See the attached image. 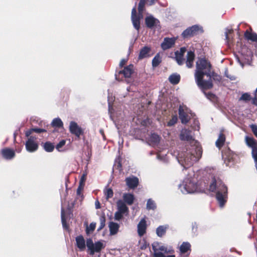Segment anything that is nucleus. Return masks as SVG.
I'll list each match as a JSON object with an SVG mask.
<instances>
[{
  "instance_id": "nucleus-44",
  "label": "nucleus",
  "mask_w": 257,
  "mask_h": 257,
  "mask_svg": "<svg viewBox=\"0 0 257 257\" xmlns=\"http://www.w3.org/2000/svg\"><path fill=\"white\" fill-rule=\"evenodd\" d=\"M123 215L124 214L117 210V211H116L114 213V219L117 221H119L122 218Z\"/></svg>"
},
{
  "instance_id": "nucleus-29",
  "label": "nucleus",
  "mask_w": 257,
  "mask_h": 257,
  "mask_svg": "<svg viewBox=\"0 0 257 257\" xmlns=\"http://www.w3.org/2000/svg\"><path fill=\"white\" fill-rule=\"evenodd\" d=\"M168 225H160L156 229V233L159 237H162L166 233Z\"/></svg>"
},
{
  "instance_id": "nucleus-39",
  "label": "nucleus",
  "mask_w": 257,
  "mask_h": 257,
  "mask_svg": "<svg viewBox=\"0 0 257 257\" xmlns=\"http://www.w3.org/2000/svg\"><path fill=\"white\" fill-rule=\"evenodd\" d=\"M99 220H100V225H99V227L97 229L98 231L101 230L105 226V217L104 215H102L100 216V217L99 218Z\"/></svg>"
},
{
  "instance_id": "nucleus-41",
  "label": "nucleus",
  "mask_w": 257,
  "mask_h": 257,
  "mask_svg": "<svg viewBox=\"0 0 257 257\" xmlns=\"http://www.w3.org/2000/svg\"><path fill=\"white\" fill-rule=\"evenodd\" d=\"M178 117L176 115H174L172 118L167 122V125L171 126L174 125L177 121Z\"/></svg>"
},
{
  "instance_id": "nucleus-18",
  "label": "nucleus",
  "mask_w": 257,
  "mask_h": 257,
  "mask_svg": "<svg viewBox=\"0 0 257 257\" xmlns=\"http://www.w3.org/2000/svg\"><path fill=\"white\" fill-rule=\"evenodd\" d=\"M117 209L118 211L126 215L128 212V208L125 203L121 200H119L116 203Z\"/></svg>"
},
{
  "instance_id": "nucleus-57",
  "label": "nucleus",
  "mask_w": 257,
  "mask_h": 257,
  "mask_svg": "<svg viewBox=\"0 0 257 257\" xmlns=\"http://www.w3.org/2000/svg\"><path fill=\"white\" fill-rule=\"evenodd\" d=\"M252 103L255 105L257 106V98H254L253 99H252Z\"/></svg>"
},
{
  "instance_id": "nucleus-30",
  "label": "nucleus",
  "mask_w": 257,
  "mask_h": 257,
  "mask_svg": "<svg viewBox=\"0 0 257 257\" xmlns=\"http://www.w3.org/2000/svg\"><path fill=\"white\" fill-rule=\"evenodd\" d=\"M208 77V79L207 80L212 81V79L214 81L219 82L221 80V76L217 73H215L213 70L211 71V74L207 76ZM212 82V81H211Z\"/></svg>"
},
{
  "instance_id": "nucleus-32",
  "label": "nucleus",
  "mask_w": 257,
  "mask_h": 257,
  "mask_svg": "<svg viewBox=\"0 0 257 257\" xmlns=\"http://www.w3.org/2000/svg\"><path fill=\"white\" fill-rule=\"evenodd\" d=\"M191 244L188 242H183L180 246V250L181 253H185L190 250Z\"/></svg>"
},
{
  "instance_id": "nucleus-16",
  "label": "nucleus",
  "mask_w": 257,
  "mask_h": 257,
  "mask_svg": "<svg viewBox=\"0 0 257 257\" xmlns=\"http://www.w3.org/2000/svg\"><path fill=\"white\" fill-rule=\"evenodd\" d=\"M125 182L128 188L134 189L137 187L139 184V179L135 176L127 177L125 179Z\"/></svg>"
},
{
  "instance_id": "nucleus-62",
  "label": "nucleus",
  "mask_w": 257,
  "mask_h": 257,
  "mask_svg": "<svg viewBox=\"0 0 257 257\" xmlns=\"http://www.w3.org/2000/svg\"><path fill=\"white\" fill-rule=\"evenodd\" d=\"M108 109H109V111H110V108H111V105H110V98L108 96Z\"/></svg>"
},
{
  "instance_id": "nucleus-6",
  "label": "nucleus",
  "mask_w": 257,
  "mask_h": 257,
  "mask_svg": "<svg viewBox=\"0 0 257 257\" xmlns=\"http://www.w3.org/2000/svg\"><path fill=\"white\" fill-rule=\"evenodd\" d=\"M103 242L104 241L103 240H100L94 243L91 238H87L86 240V246L88 250H90V254L93 255L95 252H99L105 246V244L103 243Z\"/></svg>"
},
{
  "instance_id": "nucleus-37",
  "label": "nucleus",
  "mask_w": 257,
  "mask_h": 257,
  "mask_svg": "<svg viewBox=\"0 0 257 257\" xmlns=\"http://www.w3.org/2000/svg\"><path fill=\"white\" fill-rule=\"evenodd\" d=\"M61 218L63 227L65 228H67L68 226L66 224L64 209L63 208H61Z\"/></svg>"
},
{
  "instance_id": "nucleus-22",
  "label": "nucleus",
  "mask_w": 257,
  "mask_h": 257,
  "mask_svg": "<svg viewBox=\"0 0 257 257\" xmlns=\"http://www.w3.org/2000/svg\"><path fill=\"white\" fill-rule=\"evenodd\" d=\"M134 72V65L130 64L124 68L123 70L119 72L120 73L123 74L125 78H129L131 76Z\"/></svg>"
},
{
  "instance_id": "nucleus-19",
  "label": "nucleus",
  "mask_w": 257,
  "mask_h": 257,
  "mask_svg": "<svg viewBox=\"0 0 257 257\" xmlns=\"http://www.w3.org/2000/svg\"><path fill=\"white\" fill-rule=\"evenodd\" d=\"M76 243L77 247L81 250H84L85 249V241L82 235L77 236L76 238Z\"/></svg>"
},
{
  "instance_id": "nucleus-27",
  "label": "nucleus",
  "mask_w": 257,
  "mask_h": 257,
  "mask_svg": "<svg viewBox=\"0 0 257 257\" xmlns=\"http://www.w3.org/2000/svg\"><path fill=\"white\" fill-rule=\"evenodd\" d=\"M168 79L171 84L175 85L179 82L180 76L177 73H173L169 76Z\"/></svg>"
},
{
  "instance_id": "nucleus-12",
  "label": "nucleus",
  "mask_w": 257,
  "mask_h": 257,
  "mask_svg": "<svg viewBox=\"0 0 257 257\" xmlns=\"http://www.w3.org/2000/svg\"><path fill=\"white\" fill-rule=\"evenodd\" d=\"M188 112V110L187 108H186L185 109L184 107L181 105L179 106V115L182 123L186 124L189 121L190 116H189Z\"/></svg>"
},
{
  "instance_id": "nucleus-28",
  "label": "nucleus",
  "mask_w": 257,
  "mask_h": 257,
  "mask_svg": "<svg viewBox=\"0 0 257 257\" xmlns=\"http://www.w3.org/2000/svg\"><path fill=\"white\" fill-rule=\"evenodd\" d=\"M244 37L247 40L252 42L257 41V34L254 33H251L247 31L244 33Z\"/></svg>"
},
{
  "instance_id": "nucleus-60",
  "label": "nucleus",
  "mask_w": 257,
  "mask_h": 257,
  "mask_svg": "<svg viewBox=\"0 0 257 257\" xmlns=\"http://www.w3.org/2000/svg\"><path fill=\"white\" fill-rule=\"evenodd\" d=\"M236 60H237L238 62L241 65L242 67H243V65L242 62L240 60L239 58L238 57H236Z\"/></svg>"
},
{
  "instance_id": "nucleus-58",
  "label": "nucleus",
  "mask_w": 257,
  "mask_h": 257,
  "mask_svg": "<svg viewBox=\"0 0 257 257\" xmlns=\"http://www.w3.org/2000/svg\"><path fill=\"white\" fill-rule=\"evenodd\" d=\"M204 93L208 98H209L212 95V94L211 93H206V92H204Z\"/></svg>"
},
{
  "instance_id": "nucleus-40",
  "label": "nucleus",
  "mask_w": 257,
  "mask_h": 257,
  "mask_svg": "<svg viewBox=\"0 0 257 257\" xmlns=\"http://www.w3.org/2000/svg\"><path fill=\"white\" fill-rule=\"evenodd\" d=\"M66 141L65 140H62L59 142L58 144L56 146V150L59 152L62 151V148L65 145Z\"/></svg>"
},
{
  "instance_id": "nucleus-63",
  "label": "nucleus",
  "mask_w": 257,
  "mask_h": 257,
  "mask_svg": "<svg viewBox=\"0 0 257 257\" xmlns=\"http://www.w3.org/2000/svg\"><path fill=\"white\" fill-rule=\"evenodd\" d=\"M164 157H162L159 155H157V159L160 160H163Z\"/></svg>"
},
{
  "instance_id": "nucleus-54",
  "label": "nucleus",
  "mask_w": 257,
  "mask_h": 257,
  "mask_svg": "<svg viewBox=\"0 0 257 257\" xmlns=\"http://www.w3.org/2000/svg\"><path fill=\"white\" fill-rule=\"evenodd\" d=\"M126 61H127V60H126V59H122L120 61V63H119V66H120V67H122V66H123L125 64V63L126 62Z\"/></svg>"
},
{
  "instance_id": "nucleus-49",
  "label": "nucleus",
  "mask_w": 257,
  "mask_h": 257,
  "mask_svg": "<svg viewBox=\"0 0 257 257\" xmlns=\"http://www.w3.org/2000/svg\"><path fill=\"white\" fill-rule=\"evenodd\" d=\"M164 253L160 251H154L153 257H164Z\"/></svg>"
},
{
  "instance_id": "nucleus-51",
  "label": "nucleus",
  "mask_w": 257,
  "mask_h": 257,
  "mask_svg": "<svg viewBox=\"0 0 257 257\" xmlns=\"http://www.w3.org/2000/svg\"><path fill=\"white\" fill-rule=\"evenodd\" d=\"M33 132H34L33 128L28 130L25 133L26 136L29 138L30 137H31L30 135Z\"/></svg>"
},
{
  "instance_id": "nucleus-61",
  "label": "nucleus",
  "mask_w": 257,
  "mask_h": 257,
  "mask_svg": "<svg viewBox=\"0 0 257 257\" xmlns=\"http://www.w3.org/2000/svg\"><path fill=\"white\" fill-rule=\"evenodd\" d=\"M99 133H100V134L102 135V137H103V139H104V137H104V132H103V130L100 129V130H99Z\"/></svg>"
},
{
  "instance_id": "nucleus-53",
  "label": "nucleus",
  "mask_w": 257,
  "mask_h": 257,
  "mask_svg": "<svg viewBox=\"0 0 257 257\" xmlns=\"http://www.w3.org/2000/svg\"><path fill=\"white\" fill-rule=\"evenodd\" d=\"M225 75L226 77L229 78L230 80H233L235 79L234 76H230L228 74L227 71H225Z\"/></svg>"
},
{
  "instance_id": "nucleus-47",
  "label": "nucleus",
  "mask_w": 257,
  "mask_h": 257,
  "mask_svg": "<svg viewBox=\"0 0 257 257\" xmlns=\"http://www.w3.org/2000/svg\"><path fill=\"white\" fill-rule=\"evenodd\" d=\"M33 130L34 132H35L38 134H40L44 132H46V130L44 128H33Z\"/></svg>"
},
{
  "instance_id": "nucleus-26",
  "label": "nucleus",
  "mask_w": 257,
  "mask_h": 257,
  "mask_svg": "<svg viewBox=\"0 0 257 257\" xmlns=\"http://www.w3.org/2000/svg\"><path fill=\"white\" fill-rule=\"evenodd\" d=\"M225 141V137L224 134L220 133L219 135L218 138L215 142L216 146L220 149L224 145Z\"/></svg>"
},
{
  "instance_id": "nucleus-21",
  "label": "nucleus",
  "mask_w": 257,
  "mask_h": 257,
  "mask_svg": "<svg viewBox=\"0 0 257 257\" xmlns=\"http://www.w3.org/2000/svg\"><path fill=\"white\" fill-rule=\"evenodd\" d=\"M152 249L154 251H162L164 253L169 252L167 248L163 245H160L158 242H155L152 244Z\"/></svg>"
},
{
  "instance_id": "nucleus-14",
  "label": "nucleus",
  "mask_w": 257,
  "mask_h": 257,
  "mask_svg": "<svg viewBox=\"0 0 257 257\" xmlns=\"http://www.w3.org/2000/svg\"><path fill=\"white\" fill-rule=\"evenodd\" d=\"M159 23V21L152 15L148 16L145 18V24L147 27L150 29H152L154 27L157 26Z\"/></svg>"
},
{
  "instance_id": "nucleus-46",
  "label": "nucleus",
  "mask_w": 257,
  "mask_h": 257,
  "mask_svg": "<svg viewBox=\"0 0 257 257\" xmlns=\"http://www.w3.org/2000/svg\"><path fill=\"white\" fill-rule=\"evenodd\" d=\"M250 127L254 136L257 138V126L252 124L250 125Z\"/></svg>"
},
{
  "instance_id": "nucleus-15",
  "label": "nucleus",
  "mask_w": 257,
  "mask_h": 257,
  "mask_svg": "<svg viewBox=\"0 0 257 257\" xmlns=\"http://www.w3.org/2000/svg\"><path fill=\"white\" fill-rule=\"evenodd\" d=\"M245 142L249 148L251 149V152L257 150V141L252 137H245Z\"/></svg>"
},
{
  "instance_id": "nucleus-31",
  "label": "nucleus",
  "mask_w": 257,
  "mask_h": 257,
  "mask_svg": "<svg viewBox=\"0 0 257 257\" xmlns=\"http://www.w3.org/2000/svg\"><path fill=\"white\" fill-rule=\"evenodd\" d=\"M162 62V58L159 53L157 54L152 60V65L153 68L157 67Z\"/></svg>"
},
{
  "instance_id": "nucleus-3",
  "label": "nucleus",
  "mask_w": 257,
  "mask_h": 257,
  "mask_svg": "<svg viewBox=\"0 0 257 257\" xmlns=\"http://www.w3.org/2000/svg\"><path fill=\"white\" fill-rule=\"evenodd\" d=\"M209 190L211 192H215L216 198L219 207H223L227 199V186L220 179L213 177L209 186Z\"/></svg>"
},
{
  "instance_id": "nucleus-59",
  "label": "nucleus",
  "mask_w": 257,
  "mask_h": 257,
  "mask_svg": "<svg viewBox=\"0 0 257 257\" xmlns=\"http://www.w3.org/2000/svg\"><path fill=\"white\" fill-rule=\"evenodd\" d=\"M82 185H79V186L78 187L77 190V194L78 195H79L80 194V191H81V186Z\"/></svg>"
},
{
  "instance_id": "nucleus-50",
  "label": "nucleus",
  "mask_w": 257,
  "mask_h": 257,
  "mask_svg": "<svg viewBox=\"0 0 257 257\" xmlns=\"http://www.w3.org/2000/svg\"><path fill=\"white\" fill-rule=\"evenodd\" d=\"M232 32V29H226V31H225V39L226 40L229 39V37L228 36V34L231 33Z\"/></svg>"
},
{
  "instance_id": "nucleus-7",
  "label": "nucleus",
  "mask_w": 257,
  "mask_h": 257,
  "mask_svg": "<svg viewBox=\"0 0 257 257\" xmlns=\"http://www.w3.org/2000/svg\"><path fill=\"white\" fill-rule=\"evenodd\" d=\"M26 150L30 153L36 152L38 149V143L37 138L34 136L30 137L25 143Z\"/></svg>"
},
{
  "instance_id": "nucleus-9",
  "label": "nucleus",
  "mask_w": 257,
  "mask_h": 257,
  "mask_svg": "<svg viewBox=\"0 0 257 257\" xmlns=\"http://www.w3.org/2000/svg\"><path fill=\"white\" fill-rule=\"evenodd\" d=\"M69 129L70 133L74 135L78 138H79L80 136L83 133L81 127L74 121H71L70 122Z\"/></svg>"
},
{
  "instance_id": "nucleus-11",
  "label": "nucleus",
  "mask_w": 257,
  "mask_h": 257,
  "mask_svg": "<svg viewBox=\"0 0 257 257\" xmlns=\"http://www.w3.org/2000/svg\"><path fill=\"white\" fill-rule=\"evenodd\" d=\"M176 39L177 38L175 37L165 38L161 44V48L163 50H166L171 48L175 45Z\"/></svg>"
},
{
  "instance_id": "nucleus-45",
  "label": "nucleus",
  "mask_w": 257,
  "mask_h": 257,
  "mask_svg": "<svg viewBox=\"0 0 257 257\" xmlns=\"http://www.w3.org/2000/svg\"><path fill=\"white\" fill-rule=\"evenodd\" d=\"M250 99V95L247 93H244L242 94L239 98V100L248 101Z\"/></svg>"
},
{
  "instance_id": "nucleus-48",
  "label": "nucleus",
  "mask_w": 257,
  "mask_h": 257,
  "mask_svg": "<svg viewBox=\"0 0 257 257\" xmlns=\"http://www.w3.org/2000/svg\"><path fill=\"white\" fill-rule=\"evenodd\" d=\"M86 174H83L80 178V181H79V184L80 185H84V183L86 180Z\"/></svg>"
},
{
  "instance_id": "nucleus-34",
  "label": "nucleus",
  "mask_w": 257,
  "mask_h": 257,
  "mask_svg": "<svg viewBox=\"0 0 257 257\" xmlns=\"http://www.w3.org/2000/svg\"><path fill=\"white\" fill-rule=\"evenodd\" d=\"M43 147L44 150L47 152H52L55 148L54 144L50 142H46L43 144Z\"/></svg>"
},
{
  "instance_id": "nucleus-2",
  "label": "nucleus",
  "mask_w": 257,
  "mask_h": 257,
  "mask_svg": "<svg viewBox=\"0 0 257 257\" xmlns=\"http://www.w3.org/2000/svg\"><path fill=\"white\" fill-rule=\"evenodd\" d=\"M212 70L210 62L205 58L199 59L196 62V70L194 74L195 82L197 86L201 89H209L212 88L211 81L203 79L204 75H209Z\"/></svg>"
},
{
  "instance_id": "nucleus-42",
  "label": "nucleus",
  "mask_w": 257,
  "mask_h": 257,
  "mask_svg": "<svg viewBox=\"0 0 257 257\" xmlns=\"http://www.w3.org/2000/svg\"><path fill=\"white\" fill-rule=\"evenodd\" d=\"M106 199L111 198L113 196V192L111 188H108L104 191Z\"/></svg>"
},
{
  "instance_id": "nucleus-4",
  "label": "nucleus",
  "mask_w": 257,
  "mask_h": 257,
  "mask_svg": "<svg viewBox=\"0 0 257 257\" xmlns=\"http://www.w3.org/2000/svg\"><path fill=\"white\" fill-rule=\"evenodd\" d=\"M146 0H140L138 6V15H137L136 6L133 8L132 11L131 20L134 27L137 31H139L140 28V20L143 18V12L145 10V5Z\"/></svg>"
},
{
  "instance_id": "nucleus-17",
  "label": "nucleus",
  "mask_w": 257,
  "mask_h": 257,
  "mask_svg": "<svg viewBox=\"0 0 257 257\" xmlns=\"http://www.w3.org/2000/svg\"><path fill=\"white\" fill-rule=\"evenodd\" d=\"M120 225L118 223L113 221H110L108 224V228L109 230V235H114L119 231Z\"/></svg>"
},
{
  "instance_id": "nucleus-36",
  "label": "nucleus",
  "mask_w": 257,
  "mask_h": 257,
  "mask_svg": "<svg viewBox=\"0 0 257 257\" xmlns=\"http://www.w3.org/2000/svg\"><path fill=\"white\" fill-rule=\"evenodd\" d=\"M183 56V54H179L178 51L175 52V59L179 65H181L184 63V59Z\"/></svg>"
},
{
  "instance_id": "nucleus-23",
  "label": "nucleus",
  "mask_w": 257,
  "mask_h": 257,
  "mask_svg": "<svg viewBox=\"0 0 257 257\" xmlns=\"http://www.w3.org/2000/svg\"><path fill=\"white\" fill-rule=\"evenodd\" d=\"M2 154L4 158L7 160L13 159L15 155L14 151L10 149H5L2 151Z\"/></svg>"
},
{
  "instance_id": "nucleus-5",
  "label": "nucleus",
  "mask_w": 257,
  "mask_h": 257,
  "mask_svg": "<svg viewBox=\"0 0 257 257\" xmlns=\"http://www.w3.org/2000/svg\"><path fill=\"white\" fill-rule=\"evenodd\" d=\"M178 188L183 194H187L194 193L197 190V185L193 178L186 177L179 185Z\"/></svg>"
},
{
  "instance_id": "nucleus-25",
  "label": "nucleus",
  "mask_w": 257,
  "mask_h": 257,
  "mask_svg": "<svg viewBox=\"0 0 257 257\" xmlns=\"http://www.w3.org/2000/svg\"><path fill=\"white\" fill-rule=\"evenodd\" d=\"M123 199L124 203L131 205L134 203L135 198L131 193H124L123 194Z\"/></svg>"
},
{
  "instance_id": "nucleus-35",
  "label": "nucleus",
  "mask_w": 257,
  "mask_h": 257,
  "mask_svg": "<svg viewBox=\"0 0 257 257\" xmlns=\"http://www.w3.org/2000/svg\"><path fill=\"white\" fill-rule=\"evenodd\" d=\"M157 207L155 202L152 199H149L147 202L146 208L148 210H155Z\"/></svg>"
},
{
  "instance_id": "nucleus-38",
  "label": "nucleus",
  "mask_w": 257,
  "mask_h": 257,
  "mask_svg": "<svg viewBox=\"0 0 257 257\" xmlns=\"http://www.w3.org/2000/svg\"><path fill=\"white\" fill-rule=\"evenodd\" d=\"M150 140L154 144H157L160 142V137L156 134H152L150 136Z\"/></svg>"
},
{
  "instance_id": "nucleus-8",
  "label": "nucleus",
  "mask_w": 257,
  "mask_h": 257,
  "mask_svg": "<svg viewBox=\"0 0 257 257\" xmlns=\"http://www.w3.org/2000/svg\"><path fill=\"white\" fill-rule=\"evenodd\" d=\"M202 29L201 27L195 25L190 27L184 30L182 32V35L184 38H188L196 35L199 34V32H202Z\"/></svg>"
},
{
  "instance_id": "nucleus-13",
  "label": "nucleus",
  "mask_w": 257,
  "mask_h": 257,
  "mask_svg": "<svg viewBox=\"0 0 257 257\" xmlns=\"http://www.w3.org/2000/svg\"><path fill=\"white\" fill-rule=\"evenodd\" d=\"M147 227L146 219L142 218L137 225V231L139 236L142 237L146 233Z\"/></svg>"
},
{
  "instance_id": "nucleus-55",
  "label": "nucleus",
  "mask_w": 257,
  "mask_h": 257,
  "mask_svg": "<svg viewBox=\"0 0 257 257\" xmlns=\"http://www.w3.org/2000/svg\"><path fill=\"white\" fill-rule=\"evenodd\" d=\"M186 52V48L185 47H182L180 49V52H179V54H181L184 55L185 52Z\"/></svg>"
},
{
  "instance_id": "nucleus-33",
  "label": "nucleus",
  "mask_w": 257,
  "mask_h": 257,
  "mask_svg": "<svg viewBox=\"0 0 257 257\" xmlns=\"http://www.w3.org/2000/svg\"><path fill=\"white\" fill-rule=\"evenodd\" d=\"M51 125L55 127L62 128L63 126V122L59 117H57L53 119Z\"/></svg>"
},
{
  "instance_id": "nucleus-64",
  "label": "nucleus",
  "mask_w": 257,
  "mask_h": 257,
  "mask_svg": "<svg viewBox=\"0 0 257 257\" xmlns=\"http://www.w3.org/2000/svg\"><path fill=\"white\" fill-rule=\"evenodd\" d=\"M164 257H175V256L174 255H169L166 256L165 255Z\"/></svg>"
},
{
  "instance_id": "nucleus-52",
  "label": "nucleus",
  "mask_w": 257,
  "mask_h": 257,
  "mask_svg": "<svg viewBox=\"0 0 257 257\" xmlns=\"http://www.w3.org/2000/svg\"><path fill=\"white\" fill-rule=\"evenodd\" d=\"M157 1L158 0H146V2H147L149 6H152L154 5Z\"/></svg>"
},
{
  "instance_id": "nucleus-10",
  "label": "nucleus",
  "mask_w": 257,
  "mask_h": 257,
  "mask_svg": "<svg viewBox=\"0 0 257 257\" xmlns=\"http://www.w3.org/2000/svg\"><path fill=\"white\" fill-rule=\"evenodd\" d=\"M180 138L182 141L190 142V145H194L193 141H196L193 139L192 132L186 128L182 129L180 134Z\"/></svg>"
},
{
  "instance_id": "nucleus-1",
  "label": "nucleus",
  "mask_w": 257,
  "mask_h": 257,
  "mask_svg": "<svg viewBox=\"0 0 257 257\" xmlns=\"http://www.w3.org/2000/svg\"><path fill=\"white\" fill-rule=\"evenodd\" d=\"M194 145L188 146L184 151L180 153L177 159L180 165L184 168L192 166L202 156V148L197 141H193Z\"/></svg>"
},
{
  "instance_id": "nucleus-20",
  "label": "nucleus",
  "mask_w": 257,
  "mask_h": 257,
  "mask_svg": "<svg viewBox=\"0 0 257 257\" xmlns=\"http://www.w3.org/2000/svg\"><path fill=\"white\" fill-rule=\"evenodd\" d=\"M187 59L186 61V66L190 68L192 67L193 65V62L195 58L194 53L191 51H189L187 52Z\"/></svg>"
},
{
  "instance_id": "nucleus-56",
  "label": "nucleus",
  "mask_w": 257,
  "mask_h": 257,
  "mask_svg": "<svg viewBox=\"0 0 257 257\" xmlns=\"http://www.w3.org/2000/svg\"><path fill=\"white\" fill-rule=\"evenodd\" d=\"M95 208L96 209H99L100 208V205L98 201H96L95 203Z\"/></svg>"
},
{
  "instance_id": "nucleus-43",
  "label": "nucleus",
  "mask_w": 257,
  "mask_h": 257,
  "mask_svg": "<svg viewBox=\"0 0 257 257\" xmlns=\"http://www.w3.org/2000/svg\"><path fill=\"white\" fill-rule=\"evenodd\" d=\"M96 226V223L95 222H91L89 226H87L86 229V232L87 233H89V232H92L94 230Z\"/></svg>"
},
{
  "instance_id": "nucleus-24",
  "label": "nucleus",
  "mask_w": 257,
  "mask_h": 257,
  "mask_svg": "<svg viewBox=\"0 0 257 257\" xmlns=\"http://www.w3.org/2000/svg\"><path fill=\"white\" fill-rule=\"evenodd\" d=\"M151 51V48L148 46H145L142 48L140 52L139 55V59H143L145 58L149 57V53Z\"/></svg>"
}]
</instances>
